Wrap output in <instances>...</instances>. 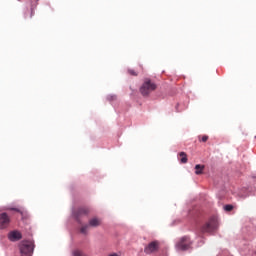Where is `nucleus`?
<instances>
[{
    "label": "nucleus",
    "instance_id": "obj_1",
    "mask_svg": "<svg viewBox=\"0 0 256 256\" xmlns=\"http://www.w3.org/2000/svg\"><path fill=\"white\" fill-rule=\"evenodd\" d=\"M34 250H35V242L24 240L20 243L21 256H32Z\"/></svg>",
    "mask_w": 256,
    "mask_h": 256
},
{
    "label": "nucleus",
    "instance_id": "obj_2",
    "mask_svg": "<svg viewBox=\"0 0 256 256\" xmlns=\"http://www.w3.org/2000/svg\"><path fill=\"white\" fill-rule=\"evenodd\" d=\"M157 89V84L151 79H145L142 86L140 87V93L143 95V97H148L151 92L155 91Z\"/></svg>",
    "mask_w": 256,
    "mask_h": 256
},
{
    "label": "nucleus",
    "instance_id": "obj_3",
    "mask_svg": "<svg viewBox=\"0 0 256 256\" xmlns=\"http://www.w3.org/2000/svg\"><path fill=\"white\" fill-rule=\"evenodd\" d=\"M219 223L216 217H212L204 226H202V233H213L217 230Z\"/></svg>",
    "mask_w": 256,
    "mask_h": 256
},
{
    "label": "nucleus",
    "instance_id": "obj_4",
    "mask_svg": "<svg viewBox=\"0 0 256 256\" xmlns=\"http://www.w3.org/2000/svg\"><path fill=\"white\" fill-rule=\"evenodd\" d=\"M189 247H191V240L187 236L182 237L176 244V249H178V251H187Z\"/></svg>",
    "mask_w": 256,
    "mask_h": 256
},
{
    "label": "nucleus",
    "instance_id": "obj_5",
    "mask_svg": "<svg viewBox=\"0 0 256 256\" xmlns=\"http://www.w3.org/2000/svg\"><path fill=\"white\" fill-rule=\"evenodd\" d=\"M159 245L160 243L157 240L150 242L148 245L145 246L144 253H146V255L157 253V251H159Z\"/></svg>",
    "mask_w": 256,
    "mask_h": 256
},
{
    "label": "nucleus",
    "instance_id": "obj_6",
    "mask_svg": "<svg viewBox=\"0 0 256 256\" xmlns=\"http://www.w3.org/2000/svg\"><path fill=\"white\" fill-rule=\"evenodd\" d=\"M38 1L39 0H35L31 2L30 10L24 14L25 19H33V17H35V10L37 9Z\"/></svg>",
    "mask_w": 256,
    "mask_h": 256
},
{
    "label": "nucleus",
    "instance_id": "obj_7",
    "mask_svg": "<svg viewBox=\"0 0 256 256\" xmlns=\"http://www.w3.org/2000/svg\"><path fill=\"white\" fill-rule=\"evenodd\" d=\"M10 222L11 219L9 218V215H7V213L0 214V229H7Z\"/></svg>",
    "mask_w": 256,
    "mask_h": 256
},
{
    "label": "nucleus",
    "instance_id": "obj_8",
    "mask_svg": "<svg viewBox=\"0 0 256 256\" xmlns=\"http://www.w3.org/2000/svg\"><path fill=\"white\" fill-rule=\"evenodd\" d=\"M8 239L12 242L21 241V239H23V234H21V232H19L18 230H13L9 232Z\"/></svg>",
    "mask_w": 256,
    "mask_h": 256
},
{
    "label": "nucleus",
    "instance_id": "obj_9",
    "mask_svg": "<svg viewBox=\"0 0 256 256\" xmlns=\"http://www.w3.org/2000/svg\"><path fill=\"white\" fill-rule=\"evenodd\" d=\"M88 213H91V210L87 207H81L75 212V217L77 221H79L80 217H83V215H87Z\"/></svg>",
    "mask_w": 256,
    "mask_h": 256
},
{
    "label": "nucleus",
    "instance_id": "obj_10",
    "mask_svg": "<svg viewBox=\"0 0 256 256\" xmlns=\"http://www.w3.org/2000/svg\"><path fill=\"white\" fill-rule=\"evenodd\" d=\"M102 220L101 218L94 217L89 220V227H101Z\"/></svg>",
    "mask_w": 256,
    "mask_h": 256
},
{
    "label": "nucleus",
    "instance_id": "obj_11",
    "mask_svg": "<svg viewBox=\"0 0 256 256\" xmlns=\"http://www.w3.org/2000/svg\"><path fill=\"white\" fill-rule=\"evenodd\" d=\"M195 169H196V171H195L196 175H203V171L205 169V165L197 164L195 166Z\"/></svg>",
    "mask_w": 256,
    "mask_h": 256
},
{
    "label": "nucleus",
    "instance_id": "obj_12",
    "mask_svg": "<svg viewBox=\"0 0 256 256\" xmlns=\"http://www.w3.org/2000/svg\"><path fill=\"white\" fill-rule=\"evenodd\" d=\"M180 161L181 163H187V154L185 152H180L179 153Z\"/></svg>",
    "mask_w": 256,
    "mask_h": 256
},
{
    "label": "nucleus",
    "instance_id": "obj_13",
    "mask_svg": "<svg viewBox=\"0 0 256 256\" xmlns=\"http://www.w3.org/2000/svg\"><path fill=\"white\" fill-rule=\"evenodd\" d=\"M87 231H89V224L80 228V233H83L84 235L87 234Z\"/></svg>",
    "mask_w": 256,
    "mask_h": 256
},
{
    "label": "nucleus",
    "instance_id": "obj_14",
    "mask_svg": "<svg viewBox=\"0 0 256 256\" xmlns=\"http://www.w3.org/2000/svg\"><path fill=\"white\" fill-rule=\"evenodd\" d=\"M200 141H202L203 143H207V141H209V136L204 135V136H199Z\"/></svg>",
    "mask_w": 256,
    "mask_h": 256
},
{
    "label": "nucleus",
    "instance_id": "obj_15",
    "mask_svg": "<svg viewBox=\"0 0 256 256\" xmlns=\"http://www.w3.org/2000/svg\"><path fill=\"white\" fill-rule=\"evenodd\" d=\"M128 73L129 75H132L133 77H137V71L133 70V69H128Z\"/></svg>",
    "mask_w": 256,
    "mask_h": 256
},
{
    "label": "nucleus",
    "instance_id": "obj_16",
    "mask_svg": "<svg viewBox=\"0 0 256 256\" xmlns=\"http://www.w3.org/2000/svg\"><path fill=\"white\" fill-rule=\"evenodd\" d=\"M224 210H226V211H233V205H231V204H227V205H225L224 206Z\"/></svg>",
    "mask_w": 256,
    "mask_h": 256
},
{
    "label": "nucleus",
    "instance_id": "obj_17",
    "mask_svg": "<svg viewBox=\"0 0 256 256\" xmlns=\"http://www.w3.org/2000/svg\"><path fill=\"white\" fill-rule=\"evenodd\" d=\"M11 211H16L17 213L20 212V210L18 208H11Z\"/></svg>",
    "mask_w": 256,
    "mask_h": 256
},
{
    "label": "nucleus",
    "instance_id": "obj_18",
    "mask_svg": "<svg viewBox=\"0 0 256 256\" xmlns=\"http://www.w3.org/2000/svg\"><path fill=\"white\" fill-rule=\"evenodd\" d=\"M109 256H119L117 253L110 254Z\"/></svg>",
    "mask_w": 256,
    "mask_h": 256
}]
</instances>
